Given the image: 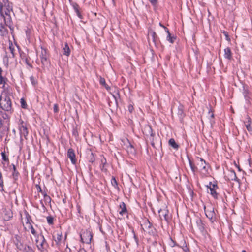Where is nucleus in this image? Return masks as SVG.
Instances as JSON below:
<instances>
[{
	"mask_svg": "<svg viewBox=\"0 0 252 252\" xmlns=\"http://www.w3.org/2000/svg\"><path fill=\"white\" fill-rule=\"evenodd\" d=\"M189 163L190 167L194 175L197 172H200L201 174L206 175L208 174L207 163L203 158L197 157L195 160V163L189 158Z\"/></svg>",
	"mask_w": 252,
	"mask_h": 252,
	"instance_id": "f257e3e1",
	"label": "nucleus"
},
{
	"mask_svg": "<svg viewBox=\"0 0 252 252\" xmlns=\"http://www.w3.org/2000/svg\"><path fill=\"white\" fill-rule=\"evenodd\" d=\"M10 91H2L0 96V107L5 111L13 112L12 107V101L9 96Z\"/></svg>",
	"mask_w": 252,
	"mask_h": 252,
	"instance_id": "f03ea898",
	"label": "nucleus"
},
{
	"mask_svg": "<svg viewBox=\"0 0 252 252\" xmlns=\"http://www.w3.org/2000/svg\"><path fill=\"white\" fill-rule=\"evenodd\" d=\"M35 237V244L39 251L44 252L47 251L49 244L42 234H39Z\"/></svg>",
	"mask_w": 252,
	"mask_h": 252,
	"instance_id": "7ed1b4c3",
	"label": "nucleus"
},
{
	"mask_svg": "<svg viewBox=\"0 0 252 252\" xmlns=\"http://www.w3.org/2000/svg\"><path fill=\"white\" fill-rule=\"evenodd\" d=\"M11 11L8 9H5L3 5H1V6H0V16L3 18L6 26H8L11 31H13L12 20L10 16Z\"/></svg>",
	"mask_w": 252,
	"mask_h": 252,
	"instance_id": "20e7f679",
	"label": "nucleus"
},
{
	"mask_svg": "<svg viewBox=\"0 0 252 252\" xmlns=\"http://www.w3.org/2000/svg\"><path fill=\"white\" fill-rule=\"evenodd\" d=\"M20 215L21 221L24 229L30 224L34 223L32 217L26 210H24L23 213L20 212Z\"/></svg>",
	"mask_w": 252,
	"mask_h": 252,
	"instance_id": "39448f33",
	"label": "nucleus"
},
{
	"mask_svg": "<svg viewBox=\"0 0 252 252\" xmlns=\"http://www.w3.org/2000/svg\"><path fill=\"white\" fill-rule=\"evenodd\" d=\"M80 236L82 243L90 244L91 243L93 234L90 229H85L81 231Z\"/></svg>",
	"mask_w": 252,
	"mask_h": 252,
	"instance_id": "423d86ee",
	"label": "nucleus"
},
{
	"mask_svg": "<svg viewBox=\"0 0 252 252\" xmlns=\"http://www.w3.org/2000/svg\"><path fill=\"white\" fill-rule=\"evenodd\" d=\"M53 238L56 243V245L59 247L63 245H64L65 241L66 239V234L63 237L62 232L61 229H60V230L55 231L54 234L53 235Z\"/></svg>",
	"mask_w": 252,
	"mask_h": 252,
	"instance_id": "0eeeda50",
	"label": "nucleus"
},
{
	"mask_svg": "<svg viewBox=\"0 0 252 252\" xmlns=\"http://www.w3.org/2000/svg\"><path fill=\"white\" fill-rule=\"evenodd\" d=\"M39 57L43 68H45L50 65V61L49 60V55L47 49L42 48Z\"/></svg>",
	"mask_w": 252,
	"mask_h": 252,
	"instance_id": "6e6552de",
	"label": "nucleus"
},
{
	"mask_svg": "<svg viewBox=\"0 0 252 252\" xmlns=\"http://www.w3.org/2000/svg\"><path fill=\"white\" fill-rule=\"evenodd\" d=\"M204 211L206 217L210 220L213 222L216 220V214L214 211V208L211 204L205 206Z\"/></svg>",
	"mask_w": 252,
	"mask_h": 252,
	"instance_id": "1a4fd4ad",
	"label": "nucleus"
},
{
	"mask_svg": "<svg viewBox=\"0 0 252 252\" xmlns=\"http://www.w3.org/2000/svg\"><path fill=\"white\" fill-rule=\"evenodd\" d=\"M3 70L1 68H0V85H2V88L3 91H10L11 88L7 84L8 81V79L3 75Z\"/></svg>",
	"mask_w": 252,
	"mask_h": 252,
	"instance_id": "9d476101",
	"label": "nucleus"
},
{
	"mask_svg": "<svg viewBox=\"0 0 252 252\" xmlns=\"http://www.w3.org/2000/svg\"><path fill=\"white\" fill-rule=\"evenodd\" d=\"M208 189L210 190V193L211 195L215 199L218 198V193L217 192V190L219 187L217 184L216 182L212 183L210 182L209 184L206 186Z\"/></svg>",
	"mask_w": 252,
	"mask_h": 252,
	"instance_id": "9b49d317",
	"label": "nucleus"
},
{
	"mask_svg": "<svg viewBox=\"0 0 252 252\" xmlns=\"http://www.w3.org/2000/svg\"><path fill=\"white\" fill-rule=\"evenodd\" d=\"M19 122L20 123L18 126V128L20 131V135L27 139V137L29 133L27 124L21 119L19 120Z\"/></svg>",
	"mask_w": 252,
	"mask_h": 252,
	"instance_id": "f8f14e48",
	"label": "nucleus"
},
{
	"mask_svg": "<svg viewBox=\"0 0 252 252\" xmlns=\"http://www.w3.org/2000/svg\"><path fill=\"white\" fill-rule=\"evenodd\" d=\"M158 213L161 220L163 219L166 222H168L169 221L170 219L169 215V212L167 206L159 210Z\"/></svg>",
	"mask_w": 252,
	"mask_h": 252,
	"instance_id": "ddd939ff",
	"label": "nucleus"
},
{
	"mask_svg": "<svg viewBox=\"0 0 252 252\" xmlns=\"http://www.w3.org/2000/svg\"><path fill=\"white\" fill-rule=\"evenodd\" d=\"M8 50L10 51V54L8 55L6 51L5 50V56L4 58L7 59V62H8V58H14L15 57V49L13 44L10 40L8 41Z\"/></svg>",
	"mask_w": 252,
	"mask_h": 252,
	"instance_id": "4468645a",
	"label": "nucleus"
},
{
	"mask_svg": "<svg viewBox=\"0 0 252 252\" xmlns=\"http://www.w3.org/2000/svg\"><path fill=\"white\" fill-rule=\"evenodd\" d=\"M67 156L70 159L72 164H76L77 160L74 152V150L72 148H69L67 152Z\"/></svg>",
	"mask_w": 252,
	"mask_h": 252,
	"instance_id": "2eb2a0df",
	"label": "nucleus"
},
{
	"mask_svg": "<svg viewBox=\"0 0 252 252\" xmlns=\"http://www.w3.org/2000/svg\"><path fill=\"white\" fill-rule=\"evenodd\" d=\"M118 212L121 216L126 215L127 216V210L126 205L124 202L120 203Z\"/></svg>",
	"mask_w": 252,
	"mask_h": 252,
	"instance_id": "dca6fc26",
	"label": "nucleus"
},
{
	"mask_svg": "<svg viewBox=\"0 0 252 252\" xmlns=\"http://www.w3.org/2000/svg\"><path fill=\"white\" fill-rule=\"evenodd\" d=\"M13 217V213L10 209H5L3 211V219L5 221H8Z\"/></svg>",
	"mask_w": 252,
	"mask_h": 252,
	"instance_id": "f3484780",
	"label": "nucleus"
},
{
	"mask_svg": "<svg viewBox=\"0 0 252 252\" xmlns=\"http://www.w3.org/2000/svg\"><path fill=\"white\" fill-rule=\"evenodd\" d=\"M34 223H32L25 227L24 230L27 232H31L34 237L38 235L33 227Z\"/></svg>",
	"mask_w": 252,
	"mask_h": 252,
	"instance_id": "a211bd4d",
	"label": "nucleus"
},
{
	"mask_svg": "<svg viewBox=\"0 0 252 252\" xmlns=\"http://www.w3.org/2000/svg\"><path fill=\"white\" fill-rule=\"evenodd\" d=\"M147 129L149 132V133L150 134L149 139L151 141V144L153 147H155V143L154 141V137L155 135V134L154 132H153V129H152V127L151 126H147Z\"/></svg>",
	"mask_w": 252,
	"mask_h": 252,
	"instance_id": "6ab92c4d",
	"label": "nucleus"
},
{
	"mask_svg": "<svg viewBox=\"0 0 252 252\" xmlns=\"http://www.w3.org/2000/svg\"><path fill=\"white\" fill-rule=\"evenodd\" d=\"M106 163V159L103 156H101L100 168L102 172H106L107 171V169L105 168Z\"/></svg>",
	"mask_w": 252,
	"mask_h": 252,
	"instance_id": "aec40b11",
	"label": "nucleus"
},
{
	"mask_svg": "<svg viewBox=\"0 0 252 252\" xmlns=\"http://www.w3.org/2000/svg\"><path fill=\"white\" fill-rule=\"evenodd\" d=\"M224 51L225 58L228 60H231L232 59V53L231 49L229 47H226L224 49Z\"/></svg>",
	"mask_w": 252,
	"mask_h": 252,
	"instance_id": "412c9836",
	"label": "nucleus"
},
{
	"mask_svg": "<svg viewBox=\"0 0 252 252\" xmlns=\"http://www.w3.org/2000/svg\"><path fill=\"white\" fill-rule=\"evenodd\" d=\"M0 33L1 36H5L8 33V30L2 23H0Z\"/></svg>",
	"mask_w": 252,
	"mask_h": 252,
	"instance_id": "4be33fe9",
	"label": "nucleus"
},
{
	"mask_svg": "<svg viewBox=\"0 0 252 252\" xmlns=\"http://www.w3.org/2000/svg\"><path fill=\"white\" fill-rule=\"evenodd\" d=\"M63 54L66 56H69L70 54V49L69 47L68 44L66 42L63 48Z\"/></svg>",
	"mask_w": 252,
	"mask_h": 252,
	"instance_id": "5701e85b",
	"label": "nucleus"
},
{
	"mask_svg": "<svg viewBox=\"0 0 252 252\" xmlns=\"http://www.w3.org/2000/svg\"><path fill=\"white\" fill-rule=\"evenodd\" d=\"M168 144L171 147L176 150L178 149L179 147V145L176 142L175 139L173 138H171L169 140Z\"/></svg>",
	"mask_w": 252,
	"mask_h": 252,
	"instance_id": "b1692460",
	"label": "nucleus"
},
{
	"mask_svg": "<svg viewBox=\"0 0 252 252\" xmlns=\"http://www.w3.org/2000/svg\"><path fill=\"white\" fill-rule=\"evenodd\" d=\"M99 83L101 85L103 86L108 91H110L111 87L107 84L105 79L104 78L100 77Z\"/></svg>",
	"mask_w": 252,
	"mask_h": 252,
	"instance_id": "393cba45",
	"label": "nucleus"
},
{
	"mask_svg": "<svg viewBox=\"0 0 252 252\" xmlns=\"http://www.w3.org/2000/svg\"><path fill=\"white\" fill-rule=\"evenodd\" d=\"M23 252H35L33 249L28 245H25L24 248L22 249Z\"/></svg>",
	"mask_w": 252,
	"mask_h": 252,
	"instance_id": "a878e982",
	"label": "nucleus"
},
{
	"mask_svg": "<svg viewBox=\"0 0 252 252\" xmlns=\"http://www.w3.org/2000/svg\"><path fill=\"white\" fill-rule=\"evenodd\" d=\"M177 114L180 117H183L184 116V106L183 105H180L178 108Z\"/></svg>",
	"mask_w": 252,
	"mask_h": 252,
	"instance_id": "bb28decb",
	"label": "nucleus"
},
{
	"mask_svg": "<svg viewBox=\"0 0 252 252\" xmlns=\"http://www.w3.org/2000/svg\"><path fill=\"white\" fill-rule=\"evenodd\" d=\"M179 247L181 248L185 252H190L189 245L184 241L182 246L179 245Z\"/></svg>",
	"mask_w": 252,
	"mask_h": 252,
	"instance_id": "cd10ccee",
	"label": "nucleus"
},
{
	"mask_svg": "<svg viewBox=\"0 0 252 252\" xmlns=\"http://www.w3.org/2000/svg\"><path fill=\"white\" fill-rule=\"evenodd\" d=\"M247 119H248V121L247 122H246V128L248 130V131H252V127L251 126V119L250 118V117L249 116H247Z\"/></svg>",
	"mask_w": 252,
	"mask_h": 252,
	"instance_id": "c85d7f7f",
	"label": "nucleus"
},
{
	"mask_svg": "<svg viewBox=\"0 0 252 252\" xmlns=\"http://www.w3.org/2000/svg\"><path fill=\"white\" fill-rule=\"evenodd\" d=\"M29 67L31 68H32V61L31 60V58L29 56L27 58H25V59L23 61Z\"/></svg>",
	"mask_w": 252,
	"mask_h": 252,
	"instance_id": "c756f323",
	"label": "nucleus"
},
{
	"mask_svg": "<svg viewBox=\"0 0 252 252\" xmlns=\"http://www.w3.org/2000/svg\"><path fill=\"white\" fill-rule=\"evenodd\" d=\"M4 190V181L1 172H0V191L3 192Z\"/></svg>",
	"mask_w": 252,
	"mask_h": 252,
	"instance_id": "7c9ffc66",
	"label": "nucleus"
},
{
	"mask_svg": "<svg viewBox=\"0 0 252 252\" xmlns=\"http://www.w3.org/2000/svg\"><path fill=\"white\" fill-rule=\"evenodd\" d=\"M19 172L16 170V166L14 165H13V173H12V176L13 178L15 180H17L18 176H19Z\"/></svg>",
	"mask_w": 252,
	"mask_h": 252,
	"instance_id": "2f4dec72",
	"label": "nucleus"
},
{
	"mask_svg": "<svg viewBox=\"0 0 252 252\" xmlns=\"http://www.w3.org/2000/svg\"><path fill=\"white\" fill-rule=\"evenodd\" d=\"M230 172V175L231 176V180L232 181H237L238 180V178L236 176V174L234 170H230L229 171Z\"/></svg>",
	"mask_w": 252,
	"mask_h": 252,
	"instance_id": "473e14b6",
	"label": "nucleus"
},
{
	"mask_svg": "<svg viewBox=\"0 0 252 252\" xmlns=\"http://www.w3.org/2000/svg\"><path fill=\"white\" fill-rule=\"evenodd\" d=\"M15 245H16L17 248L20 250H22V249L24 248V245H23V244L22 243V242L20 240H18V239H17V241L15 243Z\"/></svg>",
	"mask_w": 252,
	"mask_h": 252,
	"instance_id": "72a5a7b5",
	"label": "nucleus"
},
{
	"mask_svg": "<svg viewBox=\"0 0 252 252\" xmlns=\"http://www.w3.org/2000/svg\"><path fill=\"white\" fill-rule=\"evenodd\" d=\"M112 185L116 189H119V188L118 186V182L114 177H112L111 181Z\"/></svg>",
	"mask_w": 252,
	"mask_h": 252,
	"instance_id": "f704fd0d",
	"label": "nucleus"
},
{
	"mask_svg": "<svg viewBox=\"0 0 252 252\" xmlns=\"http://www.w3.org/2000/svg\"><path fill=\"white\" fill-rule=\"evenodd\" d=\"M168 34L167 36V40L169 41L171 43H173L175 38L173 36H171V35L170 33L169 30H168V32H166Z\"/></svg>",
	"mask_w": 252,
	"mask_h": 252,
	"instance_id": "c9c22d12",
	"label": "nucleus"
},
{
	"mask_svg": "<svg viewBox=\"0 0 252 252\" xmlns=\"http://www.w3.org/2000/svg\"><path fill=\"white\" fill-rule=\"evenodd\" d=\"M88 159L89 162L91 163H94L95 161V157L93 153L91 152L90 155H88Z\"/></svg>",
	"mask_w": 252,
	"mask_h": 252,
	"instance_id": "e433bc0d",
	"label": "nucleus"
},
{
	"mask_svg": "<svg viewBox=\"0 0 252 252\" xmlns=\"http://www.w3.org/2000/svg\"><path fill=\"white\" fill-rule=\"evenodd\" d=\"M20 102L21 106L22 108H24V109L27 108V103H26L25 100L24 99V98H21L20 99Z\"/></svg>",
	"mask_w": 252,
	"mask_h": 252,
	"instance_id": "4c0bfd02",
	"label": "nucleus"
},
{
	"mask_svg": "<svg viewBox=\"0 0 252 252\" xmlns=\"http://www.w3.org/2000/svg\"><path fill=\"white\" fill-rule=\"evenodd\" d=\"M143 225L146 228V229H150L152 226V224L150 222L149 220H147L144 223Z\"/></svg>",
	"mask_w": 252,
	"mask_h": 252,
	"instance_id": "58836bf2",
	"label": "nucleus"
},
{
	"mask_svg": "<svg viewBox=\"0 0 252 252\" xmlns=\"http://www.w3.org/2000/svg\"><path fill=\"white\" fill-rule=\"evenodd\" d=\"M47 221L49 225H52L54 223V218L51 216L47 217Z\"/></svg>",
	"mask_w": 252,
	"mask_h": 252,
	"instance_id": "ea45409f",
	"label": "nucleus"
},
{
	"mask_svg": "<svg viewBox=\"0 0 252 252\" xmlns=\"http://www.w3.org/2000/svg\"><path fill=\"white\" fill-rule=\"evenodd\" d=\"M43 195L44 196V199L46 202H50L51 201L50 197L45 192L43 193Z\"/></svg>",
	"mask_w": 252,
	"mask_h": 252,
	"instance_id": "a19ab883",
	"label": "nucleus"
},
{
	"mask_svg": "<svg viewBox=\"0 0 252 252\" xmlns=\"http://www.w3.org/2000/svg\"><path fill=\"white\" fill-rule=\"evenodd\" d=\"M20 56L22 61H24L25 58L29 57L28 55L23 52L20 53Z\"/></svg>",
	"mask_w": 252,
	"mask_h": 252,
	"instance_id": "79ce46f5",
	"label": "nucleus"
},
{
	"mask_svg": "<svg viewBox=\"0 0 252 252\" xmlns=\"http://www.w3.org/2000/svg\"><path fill=\"white\" fill-rule=\"evenodd\" d=\"M171 242L169 244V245L172 247H174L175 246H179V245H178L175 241H174L172 238H170Z\"/></svg>",
	"mask_w": 252,
	"mask_h": 252,
	"instance_id": "37998d69",
	"label": "nucleus"
},
{
	"mask_svg": "<svg viewBox=\"0 0 252 252\" xmlns=\"http://www.w3.org/2000/svg\"><path fill=\"white\" fill-rule=\"evenodd\" d=\"M222 32L224 36H225L226 40H227L228 41H230L231 39L229 37L228 32L226 31H223Z\"/></svg>",
	"mask_w": 252,
	"mask_h": 252,
	"instance_id": "c03bdc74",
	"label": "nucleus"
},
{
	"mask_svg": "<svg viewBox=\"0 0 252 252\" xmlns=\"http://www.w3.org/2000/svg\"><path fill=\"white\" fill-rule=\"evenodd\" d=\"M208 114L210 115V117L212 119H213L214 118V111L212 110L211 108L209 110Z\"/></svg>",
	"mask_w": 252,
	"mask_h": 252,
	"instance_id": "a18cd8bd",
	"label": "nucleus"
},
{
	"mask_svg": "<svg viewBox=\"0 0 252 252\" xmlns=\"http://www.w3.org/2000/svg\"><path fill=\"white\" fill-rule=\"evenodd\" d=\"M149 34H151V35L152 36V37L153 38V40L154 41L155 39V37L157 36V34H156V33L155 32H154L153 31H151L150 32H149Z\"/></svg>",
	"mask_w": 252,
	"mask_h": 252,
	"instance_id": "49530a36",
	"label": "nucleus"
},
{
	"mask_svg": "<svg viewBox=\"0 0 252 252\" xmlns=\"http://www.w3.org/2000/svg\"><path fill=\"white\" fill-rule=\"evenodd\" d=\"M2 159L5 161H8L9 160L8 157L6 156L4 152L1 153Z\"/></svg>",
	"mask_w": 252,
	"mask_h": 252,
	"instance_id": "de8ad7c7",
	"label": "nucleus"
},
{
	"mask_svg": "<svg viewBox=\"0 0 252 252\" xmlns=\"http://www.w3.org/2000/svg\"><path fill=\"white\" fill-rule=\"evenodd\" d=\"M134 110V107L132 104H130L128 106V110L130 113H132Z\"/></svg>",
	"mask_w": 252,
	"mask_h": 252,
	"instance_id": "09e8293b",
	"label": "nucleus"
},
{
	"mask_svg": "<svg viewBox=\"0 0 252 252\" xmlns=\"http://www.w3.org/2000/svg\"><path fill=\"white\" fill-rule=\"evenodd\" d=\"M53 110L55 113H58L59 111V107L57 104H55L53 107Z\"/></svg>",
	"mask_w": 252,
	"mask_h": 252,
	"instance_id": "8fccbe9b",
	"label": "nucleus"
},
{
	"mask_svg": "<svg viewBox=\"0 0 252 252\" xmlns=\"http://www.w3.org/2000/svg\"><path fill=\"white\" fill-rule=\"evenodd\" d=\"M7 4H9L8 0H2V2H0V6H1V5H3V6H4V5Z\"/></svg>",
	"mask_w": 252,
	"mask_h": 252,
	"instance_id": "3c124183",
	"label": "nucleus"
},
{
	"mask_svg": "<svg viewBox=\"0 0 252 252\" xmlns=\"http://www.w3.org/2000/svg\"><path fill=\"white\" fill-rule=\"evenodd\" d=\"M30 80H31V81L32 82V83L33 85H35L36 84H37V82L34 79V78L33 76H31L30 77Z\"/></svg>",
	"mask_w": 252,
	"mask_h": 252,
	"instance_id": "603ef678",
	"label": "nucleus"
},
{
	"mask_svg": "<svg viewBox=\"0 0 252 252\" xmlns=\"http://www.w3.org/2000/svg\"><path fill=\"white\" fill-rule=\"evenodd\" d=\"M149 1L153 6L156 5L158 2V0H149Z\"/></svg>",
	"mask_w": 252,
	"mask_h": 252,
	"instance_id": "864d4df0",
	"label": "nucleus"
},
{
	"mask_svg": "<svg viewBox=\"0 0 252 252\" xmlns=\"http://www.w3.org/2000/svg\"><path fill=\"white\" fill-rule=\"evenodd\" d=\"M4 8L7 9H8V10H9L10 11H12V6H11L10 5V3L4 5Z\"/></svg>",
	"mask_w": 252,
	"mask_h": 252,
	"instance_id": "5fc2aeb1",
	"label": "nucleus"
},
{
	"mask_svg": "<svg viewBox=\"0 0 252 252\" xmlns=\"http://www.w3.org/2000/svg\"><path fill=\"white\" fill-rule=\"evenodd\" d=\"M73 8H74V10L75 11V12H76V11H79V6L78 4H75L74 5H73Z\"/></svg>",
	"mask_w": 252,
	"mask_h": 252,
	"instance_id": "6e6d98bb",
	"label": "nucleus"
},
{
	"mask_svg": "<svg viewBox=\"0 0 252 252\" xmlns=\"http://www.w3.org/2000/svg\"><path fill=\"white\" fill-rule=\"evenodd\" d=\"M159 25L160 27H162L164 29L166 32H168L169 29L166 27L164 26L161 23H159Z\"/></svg>",
	"mask_w": 252,
	"mask_h": 252,
	"instance_id": "4d7b16f0",
	"label": "nucleus"
},
{
	"mask_svg": "<svg viewBox=\"0 0 252 252\" xmlns=\"http://www.w3.org/2000/svg\"><path fill=\"white\" fill-rule=\"evenodd\" d=\"M76 13L77 15L78 16V17L80 19H83V16L81 14V12L80 11V10L79 11H76Z\"/></svg>",
	"mask_w": 252,
	"mask_h": 252,
	"instance_id": "13d9d810",
	"label": "nucleus"
},
{
	"mask_svg": "<svg viewBox=\"0 0 252 252\" xmlns=\"http://www.w3.org/2000/svg\"><path fill=\"white\" fill-rule=\"evenodd\" d=\"M36 187L37 188V190L39 191V192H41L42 194L43 193H44V192H42V189L40 187V186L39 185H36Z\"/></svg>",
	"mask_w": 252,
	"mask_h": 252,
	"instance_id": "bf43d9fd",
	"label": "nucleus"
},
{
	"mask_svg": "<svg viewBox=\"0 0 252 252\" xmlns=\"http://www.w3.org/2000/svg\"><path fill=\"white\" fill-rule=\"evenodd\" d=\"M134 238L137 244H138V237L136 236V235L134 234Z\"/></svg>",
	"mask_w": 252,
	"mask_h": 252,
	"instance_id": "052dcab7",
	"label": "nucleus"
},
{
	"mask_svg": "<svg viewBox=\"0 0 252 252\" xmlns=\"http://www.w3.org/2000/svg\"><path fill=\"white\" fill-rule=\"evenodd\" d=\"M129 148H131V149H132V148H133V146H132L130 143H129V147H128V149Z\"/></svg>",
	"mask_w": 252,
	"mask_h": 252,
	"instance_id": "680f3d73",
	"label": "nucleus"
},
{
	"mask_svg": "<svg viewBox=\"0 0 252 252\" xmlns=\"http://www.w3.org/2000/svg\"><path fill=\"white\" fill-rule=\"evenodd\" d=\"M2 138V134H1V133L0 132V140Z\"/></svg>",
	"mask_w": 252,
	"mask_h": 252,
	"instance_id": "e2e57ef3",
	"label": "nucleus"
},
{
	"mask_svg": "<svg viewBox=\"0 0 252 252\" xmlns=\"http://www.w3.org/2000/svg\"><path fill=\"white\" fill-rule=\"evenodd\" d=\"M242 252H247L246 250H242Z\"/></svg>",
	"mask_w": 252,
	"mask_h": 252,
	"instance_id": "0e129e2a",
	"label": "nucleus"
}]
</instances>
